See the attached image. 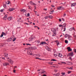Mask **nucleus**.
<instances>
[{
	"label": "nucleus",
	"mask_w": 76,
	"mask_h": 76,
	"mask_svg": "<svg viewBox=\"0 0 76 76\" xmlns=\"http://www.w3.org/2000/svg\"><path fill=\"white\" fill-rule=\"evenodd\" d=\"M3 11H4V9H2L0 10V12H3Z\"/></svg>",
	"instance_id": "58836bf2"
},
{
	"label": "nucleus",
	"mask_w": 76,
	"mask_h": 76,
	"mask_svg": "<svg viewBox=\"0 0 76 76\" xmlns=\"http://www.w3.org/2000/svg\"><path fill=\"white\" fill-rule=\"evenodd\" d=\"M51 7H55V6H54V5H53V4L51 5Z\"/></svg>",
	"instance_id": "09e8293b"
},
{
	"label": "nucleus",
	"mask_w": 76,
	"mask_h": 76,
	"mask_svg": "<svg viewBox=\"0 0 76 76\" xmlns=\"http://www.w3.org/2000/svg\"><path fill=\"white\" fill-rule=\"evenodd\" d=\"M32 40V38L31 37L29 39V41H31Z\"/></svg>",
	"instance_id": "c85d7f7f"
},
{
	"label": "nucleus",
	"mask_w": 76,
	"mask_h": 76,
	"mask_svg": "<svg viewBox=\"0 0 76 76\" xmlns=\"http://www.w3.org/2000/svg\"><path fill=\"white\" fill-rule=\"evenodd\" d=\"M20 11L21 12H24V9H22L21 10H20Z\"/></svg>",
	"instance_id": "4c0bfd02"
},
{
	"label": "nucleus",
	"mask_w": 76,
	"mask_h": 76,
	"mask_svg": "<svg viewBox=\"0 0 76 76\" xmlns=\"http://www.w3.org/2000/svg\"><path fill=\"white\" fill-rule=\"evenodd\" d=\"M43 44H46L47 45L48 44L45 42H41L40 43L39 45H43Z\"/></svg>",
	"instance_id": "1a4fd4ad"
},
{
	"label": "nucleus",
	"mask_w": 76,
	"mask_h": 76,
	"mask_svg": "<svg viewBox=\"0 0 76 76\" xmlns=\"http://www.w3.org/2000/svg\"><path fill=\"white\" fill-rule=\"evenodd\" d=\"M53 14V13H52V12H50V14Z\"/></svg>",
	"instance_id": "338daca9"
},
{
	"label": "nucleus",
	"mask_w": 76,
	"mask_h": 76,
	"mask_svg": "<svg viewBox=\"0 0 76 76\" xmlns=\"http://www.w3.org/2000/svg\"><path fill=\"white\" fill-rule=\"evenodd\" d=\"M58 64H60V65H61V64L60 63H58Z\"/></svg>",
	"instance_id": "e2e57ef3"
},
{
	"label": "nucleus",
	"mask_w": 76,
	"mask_h": 76,
	"mask_svg": "<svg viewBox=\"0 0 76 76\" xmlns=\"http://www.w3.org/2000/svg\"><path fill=\"white\" fill-rule=\"evenodd\" d=\"M65 42L66 44H67L68 43V41L66 40H65Z\"/></svg>",
	"instance_id": "473e14b6"
},
{
	"label": "nucleus",
	"mask_w": 76,
	"mask_h": 76,
	"mask_svg": "<svg viewBox=\"0 0 76 76\" xmlns=\"http://www.w3.org/2000/svg\"><path fill=\"white\" fill-rule=\"evenodd\" d=\"M12 18H13L12 17H10L8 18L7 19L8 20H11L12 19Z\"/></svg>",
	"instance_id": "4468645a"
},
{
	"label": "nucleus",
	"mask_w": 76,
	"mask_h": 76,
	"mask_svg": "<svg viewBox=\"0 0 76 76\" xmlns=\"http://www.w3.org/2000/svg\"><path fill=\"white\" fill-rule=\"evenodd\" d=\"M27 53L29 55H32V52L30 50H28L27 51Z\"/></svg>",
	"instance_id": "39448f33"
},
{
	"label": "nucleus",
	"mask_w": 76,
	"mask_h": 76,
	"mask_svg": "<svg viewBox=\"0 0 76 76\" xmlns=\"http://www.w3.org/2000/svg\"><path fill=\"white\" fill-rule=\"evenodd\" d=\"M10 2L9 1H8V3H7V2H6V4H10Z\"/></svg>",
	"instance_id": "a18cd8bd"
},
{
	"label": "nucleus",
	"mask_w": 76,
	"mask_h": 76,
	"mask_svg": "<svg viewBox=\"0 0 76 76\" xmlns=\"http://www.w3.org/2000/svg\"><path fill=\"white\" fill-rule=\"evenodd\" d=\"M68 55L69 56H71V57H73V56H74V54H73V53L71 52L69 53H68Z\"/></svg>",
	"instance_id": "423d86ee"
},
{
	"label": "nucleus",
	"mask_w": 76,
	"mask_h": 76,
	"mask_svg": "<svg viewBox=\"0 0 76 76\" xmlns=\"http://www.w3.org/2000/svg\"><path fill=\"white\" fill-rule=\"evenodd\" d=\"M16 38H14L13 40H12V41L14 42L15 41V40H16Z\"/></svg>",
	"instance_id": "c03bdc74"
},
{
	"label": "nucleus",
	"mask_w": 76,
	"mask_h": 76,
	"mask_svg": "<svg viewBox=\"0 0 76 76\" xmlns=\"http://www.w3.org/2000/svg\"><path fill=\"white\" fill-rule=\"evenodd\" d=\"M4 56L5 57H7L8 56V54L7 53H4Z\"/></svg>",
	"instance_id": "412c9836"
},
{
	"label": "nucleus",
	"mask_w": 76,
	"mask_h": 76,
	"mask_svg": "<svg viewBox=\"0 0 76 76\" xmlns=\"http://www.w3.org/2000/svg\"><path fill=\"white\" fill-rule=\"evenodd\" d=\"M2 59H4V60H5V58H2Z\"/></svg>",
	"instance_id": "69168bd1"
},
{
	"label": "nucleus",
	"mask_w": 76,
	"mask_h": 76,
	"mask_svg": "<svg viewBox=\"0 0 76 76\" xmlns=\"http://www.w3.org/2000/svg\"><path fill=\"white\" fill-rule=\"evenodd\" d=\"M61 63L63 64H66V62H61Z\"/></svg>",
	"instance_id": "72a5a7b5"
},
{
	"label": "nucleus",
	"mask_w": 76,
	"mask_h": 76,
	"mask_svg": "<svg viewBox=\"0 0 76 76\" xmlns=\"http://www.w3.org/2000/svg\"><path fill=\"white\" fill-rule=\"evenodd\" d=\"M43 10H45V11H47V9H44Z\"/></svg>",
	"instance_id": "680f3d73"
},
{
	"label": "nucleus",
	"mask_w": 76,
	"mask_h": 76,
	"mask_svg": "<svg viewBox=\"0 0 76 76\" xmlns=\"http://www.w3.org/2000/svg\"><path fill=\"white\" fill-rule=\"evenodd\" d=\"M72 73V71H68L67 72L68 74H70V73Z\"/></svg>",
	"instance_id": "c9c22d12"
},
{
	"label": "nucleus",
	"mask_w": 76,
	"mask_h": 76,
	"mask_svg": "<svg viewBox=\"0 0 76 76\" xmlns=\"http://www.w3.org/2000/svg\"><path fill=\"white\" fill-rule=\"evenodd\" d=\"M73 30H75V28H74V27L71 28H70L69 29V30L70 31H73Z\"/></svg>",
	"instance_id": "dca6fc26"
},
{
	"label": "nucleus",
	"mask_w": 76,
	"mask_h": 76,
	"mask_svg": "<svg viewBox=\"0 0 76 76\" xmlns=\"http://www.w3.org/2000/svg\"><path fill=\"white\" fill-rule=\"evenodd\" d=\"M73 67L72 66L70 67V68H68V69H70V70H73Z\"/></svg>",
	"instance_id": "a878e982"
},
{
	"label": "nucleus",
	"mask_w": 76,
	"mask_h": 76,
	"mask_svg": "<svg viewBox=\"0 0 76 76\" xmlns=\"http://www.w3.org/2000/svg\"><path fill=\"white\" fill-rule=\"evenodd\" d=\"M59 22H61V19L60 18L59 19Z\"/></svg>",
	"instance_id": "603ef678"
},
{
	"label": "nucleus",
	"mask_w": 76,
	"mask_h": 76,
	"mask_svg": "<svg viewBox=\"0 0 76 76\" xmlns=\"http://www.w3.org/2000/svg\"><path fill=\"white\" fill-rule=\"evenodd\" d=\"M47 76V75L44 74L43 76Z\"/></svg>",
	"instance_id": "0e129e2a"
},
{
	"label": "nucleus",
	"mask_w": 76,
	"mask_h": 76,
	"mask_svg": "<svg viewBox=\"0 0 76 76\" xmlns=\"http://www.w3.org/2000/svg\"><path fill=\"white\" fill-rule=\"evenodd\" d=\"M67 49L68 50V52H69V51H72V49L70 48V47H68L67 48Z\"/></svg>",
	"instance_id": "9b49d317"
},
{
	"label": "nucleus",
	"mask_w": 76,
	"mask_h": 76,
	"mask_svg": "<svg viewBox=\"0 0 76 76\" xmlns=\"http://www.w3.org/2000/svg\"><path fill=\"white\" fill-rule=\"evenodd\" d=\"M26 15H27V16L28 17H29L30 16V14H29V13H28V14H25V15L26 16Z\"/></svg>",
	"instance_id": "cd10ccee"
},
{
	"label": "nucleus",
	"mask_w": 76,
	"mask_h": 76,
	"mask_svg": "<svg viewBox=\"0 0 76 76\" xmlns=\"http://www.w3.org/2000/svg\"><path fill=\"white\" fill-rule=\"evenodd\" d=\"M66 23H64L62 26L63 29H64L63 31H66Z\"/></svg>",
	"instance_id": "7ed1b4c3"
},
{
	"label": "nucleus",
	"mask_w": 76,
	"mask_h": 76,
	"mask_svg": "<svg viewBox=\"0 0 76 76\" xmlns=\"http://www.w3.org/2000/svg\"><path fill=\"white\" fill-rule=\"evenodd\" d=\"M66 14H64V15H63V16L64 17V16H66Z\"/></svg>",
	"instance_id": "13d9d810"
},
{
	"label": "nucleus",
	"mask_w": 76,
	"mask_h": 76,
	"mask_svg": "<svg viewBox=\"0 0 76 76\" xmlns=\"http://www.w3.org/2000/svg\"><path fill=\"white\" fill-rule=\"evenodd\" d=\"M64 37L66 38L68 37V39L69 40V41L72 40V37H71V36H70V35H68V34H65L64 35Z\"/></svg>",
	"instance_id": "f03ea898"
},
{
	"label": "nucleus",
	"mask_w": 76,
	"mask_h": 76,
	"mask_svg": "<svg viewBox=\"0 0 76 76\" xmlns=\"http://www.w3.org/2000/svg\"><path fill=\"white\" fill-rule=\"evenodd\" d=\"M24 12H25V13H26V10H24Z\"/></svg>",
	"instance_id": "4d7b16f0"
},
{
	"label": "nucleus",
	"mask_w": 76,
	"mask_h": 76,
	"mask_svg": "<svg viewBox=\"0 0 76 76\" xmlns=\"http://www.w3.org/2000/svg\"><path fill=\"white\" fill-rule=\"evenodd\" d=\"M3 7L4 8H6V4H3Z\"/></svg>",
	"instance_id": "e433bc0d"
},
{
	"label": "nucleus",
	"mask_w": 76,
	"mask_h": 76,
	"mask_svg": "<svg viewBox=\"0 0 76 76\" xmlns=\"http://www.w3.org/2000/svg\"><path fill=\"white\" fill-rule=\"evenodd\" d=\"M15 10V9L14 8H10L9 9V11H10V12H11V11H13V10Z\"/></svg>",
	"instance_id": "6ab92c4d"
},
{
	"label": "nucleus",
	"mask_w": 76,
	"mask_h": 76,
	"mask_svg": "<svg viewBox=\"0 0 76 76\" xmlns=\"http://www.w3.org/2000/svg\"><path fill=\"white\" fill-rule=\"evenodd\" d=\"M3 37V33H2L0 36V37L1 38Z\"/></svg>",
	"instance_id": "37998d69"
},
{
	"label": "nucleus",
	"mask_w": 76,
	"mask_h": 76,
	"mask_svg": "<svg viewBox=\"0 0 76 76\" xmlns=\"http://www.w3.org/2000/svg\"><path fill=\"white\" fill-rule=\"evenodd\" d=\"M25 24H26V25H28V23H25Z\"/></svg>",
	"instance_id": "052dcab7"
},
{
	"label": "nucleus",
	"mask_w": 76,
	"mask_h": 76,
	"mask_svg": "<svg viewBox=\"0 0 76 76\" xmlns=\"http://www.w3.org/2000/svg\"><path fill=\"white\" fill-rule=\"evenodd\" d=\"M42 73H44L45 75H46L47 74V72L45 71H42Z\"/></svg>",
	"instance_id": "5701e85b"
},
{
	"label": "nucleus",
	"mask_w": 76,
	"mask_h": 76,
	"mask_svg": "<svg viewBox=\"0 0 76 76\" xmlns=\"http://www.w3.org/2000/svg\"><path fill=\"white\" fill-rule=\"evenodd\" d=\"M74 51L75 53H76V49H74Z\"/></svg>",
	"instance_id": "864d4df0"
},
{
	"label": "nucleus",
	"mask_w": 76,
	"mask_h": 76,
	"mask_svg": "<svg viewBox=\"0 0 76 76\" xmlns=\"http://www.w3.org/2000/svg\"><path fill=\"white\" fill-rule=\"evenodd\" d=\"M30 4H32V5H33V4H34V3L32 2V1H30Z\"/></svg>",
	"instance_id": "c756f323"
},
{
	"label": "nucleus",
	"mask_w": 76,
	"mask_h": 76,
	"mask_svg": "<svg viewBox=\"0 0 76 76\" xmlns=\"http://www.w3.org/2000/svg\"><path fill=\"white\" fill-rule=\"evenodd\" d=\"M62 54H61V53H59V55H58V57H61V58H63V57H62Z\"/></svg>",
	"instance_id": "f3484780"
},
{
	"label": "nucleus",
	"mask_w": 76,
	"mask_h": 76,
	"mask_svg": "<svg viewBox=\"0 0 76 76\" xmlns=\"http://www.w3.org/2000/svg\"><path fill=\"white\" fill-rule=\"evenodd\" d=\"M53 62H50L48 63V64H51V65H52V64H53Z\"/></svg>",
	"instance_id": "bb28decb"
},
{
	"label": "nucleus",
	"mask_w": 76,
	"mask_h": 76,
	"mask_svg": "<svg viewBox=\"0 0 76 76\" xmlns=\"http://www.w3.org/2000/svg\"><path fill=\"white\" fill-rule=\"evenodd\" d=\"M4 56L5 57H7L8 56V54L7 53H4Z\"/></svg>",
	"instance_id": "4be33fe9"
},
{
	"label": "nucleus",
	"mask_w": 76,
	"mask_h": 76,
	"mask_svg": "<svg viewBox=\"0 0 76 76\" xmlns=\"http://www.w3.org/2000/svg\"><path fill=\"white\" fill-rule=\"evenodd\" d=\"M51 61H57V60H56L54 59H52Z\"/></svg>",
	"instance_id": "7c9ffc66"
},
{
	"label": "nucleus",
	"mask_w": 76,
	"mask_h": 76,
	"mask_svg": "<svg viewBox=\"0 0 76 76\" xmlns=\"http://www.w3.org/2000/svg\"><path fill=\"white\" fill-rule=\"evenodd\" d=\"M69 60H71V61L72 60V58H71V57L69 58Z\"/></svg>",
	"instance_id": "5fc2aeb1"
},
{
	"label": "nucleus",
	"mask_w": 76,
	"mask_h": 76,
	"mask_svg": "<svg viewBox=\"0 0 76 76\" xmlns=\"http://www.w3.org/2000/svg\"><path fill=\"white\" fill-rule=\"evenodd\" d=\"M57 9H58V10H61V9H63V7H61V6H59L58 7H57Z\"/></svg>",
	"instance_id": "ddd939ff"
},
{
	"label": "nucleus",
	"mask_w": 76,
	"mask_h": 76,
	"mask_svg": "<svg viewBox=\"0 0 76 76\" xmlns=\"http://www.w3.org/2000/svg\"><path fill=\"white\" fill-rule=\"evenodd\" d=\"M46 48V50H48V51H50V50H51V49L49 48H48V46H47Z\"/></svg>",
	"instance_id": "a211bd4d"
},
{
	"label": "nucleus",
	"mask_w": 76,
	"mask_h": 76,
	"mask_svg": "<svg viewBox=\"0 0 76 76\" xmlns=\"http://www.w3.org/2000/svg\"><path fill=\"white\" fill-rule=\"evenodd\" d=\"M67 63H71V64H72V63L71 62H69V61H67Z\"/></svg>",
	"instance_id": "bf43d9fd"
},
{
	"label": "nucleus",
	"mask_w": 76,
	"mask_h": 76,
	"mask_svg": "<svg viewBox=\"0 0 76 76\" xmlns=\"http://www.w3.org/2000/svg\"><path fill=\"white\" fill-rule=\"evenodd\" d=\"M13 62H14L12 60V59L10 60V61L9 62V63H10L11 64H13Z\"/></svg>",
	"instance_id": "2eb2a0df"
},
{
	"label": "nucleus",
	"mask_w": 76,
	"mask_h": 76,
	"mask_svg": "<svg viewBox=\"0 0 76 76\" xmlns=\"http://www.w3.org/2000/svg\"><path fill=\"white\" fill-rule=\"evenodd\" d=\"M7 61H8V62H10V61L11 59H10L9 58H7Z\"/></svg>",
	"instance_id": "b1692460"
},
{
	"label": "nucleus",
	"mask_w": 76,
	"mask_h": 76,
	"mask_svg": "<svg viewBox=\"0 0 76 76\" xmlns=\"http://www.w3.org/2000/svg\"><path fill=\"white\" fill-rule=\"evenodd\" d=\"M28 9H32V7H30L29 6H28Z\"/></svg>",
	"instance_id": "ea45409f"
},
{
	"label": "nucleus",
	"mask_w": 76,
	"mask_h": 76,
	"mask_svg": "<svg viewBox=\"0 0 76 76\" xmlns=\"http://www.w3.org/2000/svg\"><path fill=\"white\" fill-rule=\"evenodd\" d=\"M36 59H39V60H41V58H38V57H36Z\"/></svg>",
	"instance_id": "8fccbe9b"
},
{
	"label": "nucleus",
	"mask_w": 76,
	"mask_h": 76,
	"mask_svg": "<svg viewBox=\"0 0 76 76\" xmlns=\"http://www.w3.org/2000/svg\"><path fill=\"white\" fill-rule=\"evenodd\" d=\"M7 14H6L4 17V18H3V19L4 20H6V19H7Z\"/></svg>",
	"instance_id": "9d476101"
},
{
	"label": "nucleus",
	"mask_w": 76,
	"mask_h": 76,
	"mask_svg": "<svg viewBox=\"0 0 76 76\" xmlns=\"http://www.w3.org/2000/svg\"><path fill=\"white\" fill-rule=\"evenodd\" d=\"M51 31H52L53 34L52 35V37H55L56 35V30L54 28H52L51 29Z\"/></svg>",
	"instance_id": "f257e3e1"
},
{
	"label": "nucleus",
	"mask_w": 76,
	"mask_h": 76,
	"mask_svg": "<svg viewBox=\"0 0 76 76\" xmlns=\"http://www.w3.org/2000/svg\"><path fill=\"white\" fill-rule=\"evenodd\" d=\"M48 18H50V19H52L53 18V17L51 15H49L48 16Z\"/></svg>",
	"instance_id": "393cba45"
},
{
	"label": "nucleus",
	"mask_w": 76,
	"mask_h": 76,
	"mask_svg": "<svg viewBox=\"0 0 76 76\" xmlns=\"http://www.w3.org/2000/svg\"><path fill=\"white\" fill-rule=\"evenodd\" d=\"M34 56L36 58V57H38L39 58V57L40 56H41V55L39 54H34Z\"/></svg>",
	"instance_id": "0eeeda50"
},
{
	"label": "nucleus",
	"mask_w": 76,
	"mask_h": 76,
	"mask_svg": "<svg viewBox=\"0 0 76 76\" xmlns=\"http://www.w3.org/2000/svg\"><path fill=\"white\" fill-rule=\"evenodd\" d=\"M54 42H56L57 44V46H58L59 44H60V43H59V41L58 40H56L55 41H54Z\"/></svg>",
	"instance_id": "6e6552de"
},
{
	"label": "nucleus",
	"mask_w": 76,
	"mask_h": 76,
	"mask_svg": "<svg viewBox=\"0 0 76 76\" xmlns=\"http://www.w3.org/2000/svg\"><path fill=\"white\" fill-rule=\"evenodd\" d=\"M3 65L4 66H7L9 65V64L8 62H6L3 64Z\"/></svg>",
	"instance_id": "20e7f679"
},
{
	"label": "nucleus",
	"mask_w": 76,
	"mask_h": 76,
	"mask_svg": "<svg viewBox=\"0 0 76 76\" xmlns=\"http://www.w3.org/2000/svg\"><path fill=\"white\" fill-rule=\"evenodd\" d=\"M61 74H62V75H65V73L64 72H62Z\"/></svg>",
	"instance_id": "49530a36"
},
{
	"label": "nucleus",
	"mask_w": 76,
	"mask_h": 76,
	"mask_svg": "<svg viewBox=\"0 0 76 76\" xmlns=\"http://www.w3.org/2000/svg\"><path fill=\"white\" fill-rule=\"evenodd\" d=\"M26 45H30V46L31 45L29 43H27V44H26Z\"/></svg>",
	"instance_id": "de8ad7c7"
},
{
	"label": "nucleus",
	"mask_w": 76,
	"mask_h": 76,
	"mask_svg": "<svg viewBox=\"0 0 76 76\" xmlns=\"http://www.w3.org/2000/svg\"><path fill=\"white\" fill-rule=\"evenodd\" d=\"M26 45L25 43L23 44V45Z\"/></svg>",
	"instance_id": "774afa93"
},
{
	"label": "nucleus",
	"mask_w": 76,
	"mask_h": 76,
	"mask_svg": "<svg viewBox=\"0 0 76 76\" xmlns=\"http://www.w3.org/2000/svg\"><path fill=\"white\" fill-rule=\"evenodd\" d=\"M37 45H39V44L40 43V41L39 40H37Z\"/></svg>",
	"instance_id": "aec40b11"
},
{
	"label": "nucleus",
	"mask_w": 76,
	"mask_h": 76,
	"mask_svg": "<svg viewBox=\"0 0 76 76\" xmlns=\"http://www.w3.org/2000/svg\"><path fill=\"white\" fill-rule=\"evenodd\" d=\"M32 48H33V50H36V49H37V47H34Z\"/></svg>",
	"instance_id": "f704fd0d"
},
{
	"label": "nucleus",
	"mask_w": 76,
	"mask_h": 76,
	"mask_svg": "<svg viewBox=\"0 0 76 76\" xmlns=\"http://www.w3.org/2000/svg\"><path fill=\"white\" fill-rule=\"evenodd\" d=\"M33 5H34V6H36L37 5V4H36L34 3H33Z\"/></svg>",
	"instance_id": "6e6d98bb"
},
{
	"label": "nucleus",
	"mask_w": 76,
	"mask_h": 76,
	"mask_svg": "<svg viewBox=\"0 0 76 76\" xmlns=\"http://www.w3.org/2000/svg\"><path fill=\"white\" fill-rule=\"evenodd\" d=\"M48 16H46L45 17V19H48Z\"/></svg>",
	"instance_id": "a19ab883"
},
{
	"label": "nucleus",
	"mask_w": 76,
	"mask_h": 76,
	"mask_svg": "<svg viewBox=\"0 0 76 76\" xmlns=\"http://www.w3.org/2000/svg\"><path fill=\"white\" fill-rule=\"evenodd\" d=\"M76 5V3H73L71 5V7H73V6H75Z\"/></svg>",
	"instance_id": "f8f14e48"
},
{
	"label": "nucleus",
	"mask_w": 76,
	"mask_h": 76,
	"mask_svg": "<svg viewBox=\"0 0 76 76\" xmlns=\"http://www.w3.org/2000/svg\"><path fill=\"white\" fill-rule=\"evenodd\" d=\"M59 27H63V25H59Z\"/></svg>",
	"instance_id": "3c124183"
},
{
	"label": "nucleus",
	"mask_w": 76,
	"mask_h": 76,
	"mask_svg": "<svg viewBox=\"0 0 76 76\" xmlns=\"http://www.w3.org/2000/svg\"><path fill=\"white\" fill-rule=\"evenodd\" d=\"M53 56H55V57H56L57 56V54H55L54 53L53 54Z\"/></svg>",
	"instance_id": "79ce46f5"
},
{
	"label": "nucleus",
	"mask_w": 76,
	"mask_h": 76,
	"mask_svg": "<svg viewBox=\"0 0 76 76\" xmlns=\"http://www.w3.org/2000/svg\"><path fill=\"white\" fill-rule=\"evenodd\" d=\"M2 33L3 34V35H4L5 36H6V34L4 32H2Z\"/></svg>",
	"instance_id": "2f4dec72"
}]
</instances>
